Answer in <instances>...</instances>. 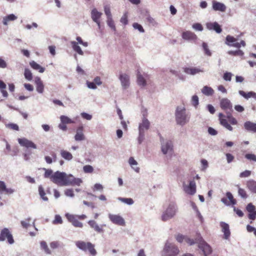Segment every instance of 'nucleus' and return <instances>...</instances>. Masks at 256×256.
I'll list each match as a JSON object with an SVG mask.
<instances>
[{"instance_id":"nucleus-1","label":"nucleus","mask_w":256,"mask_h":256,"mask_svg":"<svg viewBox=\"0 0 256 256\" xmlns=\"http://www.w3.org/2000/svg\"><path fill=\"white\" fill-rule=\"evenodd\" d=\"M54 183L60 186H80L82 182L80 178H76L72 175H66L65 172L57 171L50 178Z\"/></svg>"},{"instance_id":"nucleus-2","label":"nucleus","mask_w":256,"mask_h":256,"mask_svg":"<svg viewBox=\"0 0 256 256\" xmlns=\"http://www.w3.org/2000/svg\"><path fill=\"white\" fill-rule=\"evenodd\" d=\"M66 216L68 221L70 222L74 226L79 228H82L84 226L83 224L80 222L79 220H84L87 218L86 216L84 214L76 215L66 214Z\"/></svg>"},{"instance_id":"nucleus-3","label":"nucleus","mask_w":256,"mask_h":256,"mask_svg":"<svg viewBox=\"0 0 256 256\" xmlns=\"http://www.w3.org/2000/svg\"><path fill=\"white\" fill-rule=\"evenodd\" d=\"M190 116L186 114L184 108L178 107L176 112V120L178 124L183 126L189 121Z\"/></svg>"},{"instance_id":"nucleus-4","label":"nucleus","mask_w":256,"mask_h":256,"mask_svg":"<svg viewBox=\"0 0 256 256\" xmlns=\"http://www.w3.org/2000/svg\"><path fill=\"white\" fill-rule=\"evenodd\" d=\"M76 245L78 248L84 252L88 251L92 256H94L96 254L97 252L94 248V244L90 242L78 240L76 242Z\"/></svg>"},{"instance_id":"nucleus-5","label":"nucleus","mask_w":256,"mask_h":256,"mask_svg":"<svg viewBox=\"0 0 256 256\" xmlns=\"http://www.w3.org/2000/svg\"><path fill=\"white\" fill-rule=\"evenodd\" d=\"M178 248L173 244L166 242L165 244L164 252L167 256H176L179 253Z\"/></svg>"},{"instance_id":"nucleus-6","label":"nucleus","mask_w":256,"mask_h":256,"mask_svg":"<svg viewBox=\"0 0 256 256\" xmlns=\"http://www.w3.org/2000/svg\"><path fill=\"white\" fill-rule=\"evenodd\" d=\"M6 240H7L8 242L10 244H12L14 242L10 232L7 228H3L0 234V241Z\"/></svg>"},{"instance_id":"nucleus-7","label":"nucleus","mask_w":256,"mask_h":256,"mask_svg":"<svg viewBox=\"0 0 256 256\" xmlns=\"http://www.w3.org/2000/svg\"><path fill=\"white\" fill-rule=\"evenodd\" d=\"M176 214V208L174 204H170L166 211L164 212L162 216V220L163 221H166L172 218Z\"/></svg>"},{"instance_id":"nucleus-8","label":"nucleus","mask_w":256,"mask_h":256,"mask_svg":"<svg viewBox=\"0 0 256 256\" xmlns=\"http://www.w3.org/2000/svg\"><path fill=\"white\" fill-rule=\"evenodd\" d=\"M220 106L226 114L232 113L233 112L232 105L228 98H222L220 102Z\"/></svg>"},{"instance_id":"nucleus-9","label":"nucleus","mask_w":256,"mask_h":256,"mask_svg":"<svg viewBox=\"0 0 256 256\" xmlns=\"http://www.w3.org/2000/svg\"><path fill=\"white\" fill-rule=\"evenodd\" d=\"M160 142H162V151L164 154H167L168 152L173 150V144L171 140H168L166 142H164V138L160 135Z\"/></svg>"},{"instance_id":"nucleus-10","label":"nucleus","mask_w":256,"mask_h":256,"mask_svg":"<svg viewBox=\"0 0 256 256\" xmlns=\"http://www.w3.org/2000/svg\"><path fill=\"white\" fill-rule=\"evenodd\" d=\"M108 218L111 222L116 224L122 226L125 225L124 219L120 215L110 214Z\"/></svg>"},{"instance_id":"nucleus-11","label":"nucleus","mask_w":256,"mask_h":256,"mask_svg":"<svg viewBox=\"0 0 256 256\" xmlns=\"http://www.w3.org/2000/svg\"><path fill=\"white\" fill-rule=\"evenodd\" d=\"M226 196L227 198H223L221 200L224 204L227 206L234 205L236 204V200L234 198L231 192H227Z\"/></svg>"},{"instance_id":"nucleus-12","label":"nucleus","mask_w":256,"mask_h":256,"mask_svg":"<svg viewBox=\"0 0 256 256\" xmlns=\"http://www.w3.org/2000/svg\"><path fill=\"white\" fill-rule=\"evenodd\" d=\"M18 143L20 144V146H24L26 148H36V146L35 144L32 142L25 138H18Z\"/></svg>"},{"instance_id":"nucleus-13","label":"nucleus","mask_w":256,"mask_h":256,"mask_svg":"<svg viewBox=\"0 0 256 256\" xmlns=\"http://www.w3.org/2000/svg\"><path fill=\"white\" fill-rule=\"evenodd\" d=\"M88 223L90 228H93L98 233L100 234L104 232L103 227L106 226L105 224L99 226L96 222L94 220H90L88 222Z\"/></svg>"},{"instance_id":"nucleus-14","label":"nucleus","mask_w":256,"mask_h":256,"mask_svg":"<svg viewBox=\"0 0 256 256\" xmlns=\"http://www.w3.org/2000/svg\"><path fill=\"white\" fill-rule=\"evenodd\" d=\"M102 15V13L98 12L96 8H94L91 12V17L92 20L96 23L99 28H100V19Z\"/></svg>"},{"instance_id":"nucleus-15","label":"nucleus","mask_w":256,"mask_h":256,"mask_svg":"<svg viewBox=\"0 0 256 256\" xmlns=\"http://www.w3.org/2000/svg\"><path fill=\"white\" fill-rule=\"evenodd\" d=\"M198 247L202 250L204 256H208L212 252L211 247L204 241L199 244Z\"/></svg>"},{"instance_id":"nucleus-16","label":"nucleus","mask_w":256,"mask_h":256,"mask_svg":"<svg viewBox=\"0 0 256 256\" xmlns=\"http://www.w3.org/2000/svg\"><path fill=\"white\" fill-rule=\"evenodd\" d=\"M182 36L183 39L188 40H196L198 38L194 33L189 30L183 32Z\"/></svg>"},{"instance_id":"nucleus-17","label":"nucleus","mask_w":256,"mask_h":256,"mask_svg":"<svg viewBox=\"0 0 256 256\" xmlns=\"http://www.w3.org/2000/svg\"><path fill=\"white\" fill-rule=\"evenodd\" d=\"M184 191L188 194L193 195L196 192V184L194 180L190 182L189 185L184 188Z\"/></svg>"},{"instance_id":"nucleus-18","label":"nucleus","mask_w":256,"mask_h":256,"mask_svg":"<svg viewBox=\"0 0 256 256\" xmlns=\"http://www.w3.org/2000/svg\"><path fill=\"white\" fill-rule=\"evenodd\" d=\"M150 126V123L148 119L144 118L142 119V122L139 125V132L140 135L143 134L144 130H148Z\"/></svg>"},{"instance_id":"nucleus-19","label":"nucleus","mask_w":256,"mask_h":256,"mask_svg":"<svg viewBox=\"0 0 256 256\" xmlns=\"http://www.w3.org/2000/svg\"><path fill=\"white\" fill-rule=\"evenodd\" d=\"M219 117V120L220 122V124L224 126V128H226L228 130L232 131V130L233 128L232 126L228 124V122L227 120L224 118L225 116L224 114L222 113H220L218 114Z\"/></svg>"},{"instance_id":"nucleus-20","label":"nucleus","mask_w":256,"mask_h":256,"mask_svg":"<svg viewBox=\"0 0 256 256\" xmlns=\"http://www.w3.org/2000/svg\"><path fill=\"white\" fill-rule=\"evenodd\" d=\"M206 26L208 29L210 30H214L217 33H220L222 30L220 24L216 22H208L206 24Z\"/></svg>"},{"instance_id":"nucleus-21","label":"nucleus","mask_w":256,"mask_h":256,"mask_svg":"<svg viewBox=\"0 0 256 256\" xmlns=\"http://www.w3.org/2000/svg\"><path fill=\"white\" fill-rule=\"evenodd\" d=\"M212 8L214 10L217 11H220L222 12H225L226 10V6L221 2H218L215 0L212 1Z\"/></svg>"},{"instance_id":"nucleus-22","label":"nucleus","mask_w":256,"mask_h":256,"mask_svg":"<svg viewBox=\"0 0 256 256\" xmlns=\"http://www.w3.org/2000/svg\"><path fill=\"white\" fill-rule=\"evenodd\" d=\"M34 82L36 84V91L40 94H42L44 90V85L40 77H36L34 78Z\"/></svg>"},{"instance_id":"nucleus-23","label":"nucleus","mask_w":256,"mask_h":256,"mask_svg":"<svg viewBox=\"0 0 256 256\" xmlns=\"http://www.w3.org/2000/svg\"><path fill=\"white\" fill-rule=\"evenodd\" d=\"M220 225L222 228V232L224 234V238L225 239H228L230 234L228 224L224 222H221Z\"/></svg>"},{"instance_id":"nucleus-24","label":"nucleus","mask_w":256,"mask_h":256,"mask_svg":"<svg viewBox=\"0 0 256 256\" xmlns=\"http://www.w3.org/2000/svg\"><path fill=\"white\" fill-rule=\"evenodd\" d=\"M120 79L122 83V85L124 88H126L130 85V79L128 75L126 74H122L120 76Z\"/></svg>"},{"instance_id":"nucleus-25","label":"nucleus","mask_w":256,"mask_h":256,"mask_svg":"<svg viewBox=\"0 0 256 256\" xmlns=\"http://www.w3.org/2000/svg\"><path fill=\"white\" fill-rule=\"evenodd\" d=\"M14 191V190L11 188H7L5 182L0 180V192H4L7 194H12Z\"/></svg>"},{"instance_id":"nucleus-26","label":"nucleus","mask_w":256,"mask_h":256,"mask_svg":"<svg viewBox=\"0 0 256 256\" xmlns=\"http://www.w3.org/2000/svg\"><path fill=\"white\" fill-rule=\"evenodd\" d=\"M244 127L248 131L256 132V124L250 121L246 122L244 124Z\"/></svg>"},{"instance_id":"nucleus-27","label":"nucleus","mask_w":256,"mask_h":256,"mask_svg":"<svg viewBox=\"0 0 256 256\" xmlns=\"http://www.w3.org/2000/svg\"><path fill=\"white\" fill-rule=\"evenodd\" d=\"M82 126L79 127L76 130V134L75 135L74 138L76 141H80L84 140V136L82 132Z\"/></svg>"},{"instance_id":"nucleus-28","label":"nucleus","mask_w":256,"mask_h":256,"mask_svg":"<svg viewBox=\"0 0 256 256\" xmlns=\"http://www.w3.org/2000/svg\"><path fill=\"white\" fill-rule=\"evenodd\" d=\"M184 72L188 74L194 75L200 72H203V70L197 68H186L184 70Z\"/></svg>"},{"instance_id":"nucleus-29","label":"nucleus","mask_w":256,"mask_h":256,"mask_svg":"<svg viewBox=\"0 0 256 256\" xmlns=\"http://www.w3.org/2000/svg\"><path fill=\"white\" fill-rule=\"evenodd\" d=\"M246 186L252 192L256 193V182L249 180L246 182Z\"/></svg>"},{"instance_id":"nucleus-30","label":"nucleus","mask_w":256,"mask_h":256,"mask_svg":"<svg viewBox=\"0 0 256 256\" xmlns=\"http://www.w3.org/2000/svg\"><path fill=\"white\" fill-rule=\"evenodd\" d=\"M30 65L34 70H38L40 73L44 72L45 69L44 68L42 67L39 64H37L34 61H32L30 62Z\"/></svg>"},{"instance_id":"nucleus-31","label":"nucleus","mask_w":256,"mask_h":256,"mask_svg":"<svg viewBox=\"0 0 256 256\" xmlns=\"http://www.w3.org/2000/svg\"><path fill=\"white\" fill-rule=\"evenodd\" d=\"M70 44H71L72 46L73 50H74V51L76 52L80 55L84 54V52L82 50L80 46L78 45V42H74V41H72L70 42Z\"/></svg>"},{"instance_id":"nucleus-32","label":"nucleus","mask_w":256,"mask_h":256,"mask_svg":"<svg viewBox=\"0 0 256 256\" xmlns=\"http://www.w3.org/2000/svg\"><path fill=\"white\" fill-rule=\"evenodd\" d=\"M60 154L62 157L67 160H70L73 158L72 154L66 150H61L60 152Z\"/></svg>"},{"instance_id":"nucleus-33","label":"nucleus","mask_w":256,"mask_h":256,"mask_svg":"<svg viewBox=\"0 0 256 256\" xmlns=\"http://www.w3.org/2000/svg\"><path fill=\"white\" fill-rule=\"evenodd\" d=\"M239 94L244 97V98L248 99L250 98H256V94L254 92H250L248 93L245 92L243 90H240Z\"/></svg>"},{"instance_id":"nucleus-34","label":"nucleus","mask_w":256,"mask_h":256,"mask_svg":"<svg viewBox=\"0 0 256 256\" xmlns=\"http://www.w3.org/2000/svg\"><path fill=\"white\" fill-rule=\"evenodd\" d=\"M137 82L140 86H144L146 85V81L139 71L137 72Z\"/></svg>"},{"instance_id":"nucleus-35","label":"nucleus","mask_w":256,"mask_h":256,"mask_svg":"<svg viewBox=\"0 0 256 256\" xmlns=\"http://www.w3.org/2000/svg\"><path fill=\"white\" fill-rule=\"evenodd\" d=\"M202 92L206 96H212L214 93V90L210 87L204 86L202 88Z\"/></svg>"},{"instance_id":"nucleus-36","label":"nucleus","mask_w":256,"mask_h":256,"mask_svg":"<svg viewBox=\"0 0 256 256\" xmlns=\"http://www.w3.org/2000/svg\"><path fill=\"white\" fill-rule=\"evenodd\" d=\"M236 40L237 39L234 38V36H232L230 35H228L226 38L225 44L226 45L231 46L232 44L234 42H236Z\"/></svg>"},{"instance_id":"nucleus-37","label":"nucleus","mask_w":256,"mask_h":256,"mask_svg":"<svg viewBox=\"0 0 256 256\" xmlns=\"http://www.w3.org/2000/svg\"><path fill=\"white\" fill-rule=\"evenodd\" d=\"M6 89V84L3 81L0 80V90L4 98H6L8 96V94Z\"/></svg>"},{"instance_id":"nucleus-38","label":"nucleus","mask_w":256,"mask_h":256,"mask_svg":"<svg viewBox=\"0 0 256 256\" xmlns=\"http://www.w3.org/2000/svg\"><path fill=\"white\" fill-rule=\"evenodd\" d=\"M128 163L132 166V168L137 172L140 171V168L138 167H134V166H136L138 164L137 162L134 159L133 157H130L128 160Z\"/></svg>"},{"instance_id":"nucleus-39","label":"nucleus","mask_w":256,"mask_h":256,"mask_svg":"<svg viewBox=\"0 0 256 256\" xmlns=\"http://www.w3.org/2000/svg\"><path fill=\"white\" fill-rule=\"evenodd\" d=\"M228 53V54L232 56H242L244 54V52L240 50H229Z\"/></svg>"},{"instance_id":"nucleus-40","label":"nucleus","mask_w":256,"mask_h":256,"mask_svg":"<svg viewBox=\"0 0 256 256\" xmlns=\"http://www.w3.org/2000/svg\"><path fill=\"white\" fill-rule=\"evenodd\" d=\"M40 248L43 250L46 254H51V251L48 248L46 242L44 241H42L40 243Z\"/></svg>"},{"instance_id":"nucleus-41","label":"nucleus","mask_w":256,"mask_h":256,"mask_svg":"<svg viewBox=\"0 0 256 256\" xmlns=\"http://www.w3.org/2000/svg\"><path fill=\"white\" fill-rule=\"evenodd\" d=\"M16 16L13 14H9L4 18L3 23L4 25H6L8 24V22L14 20H16Z\"/></svg>"},{"instance_id":"nucleus-42","label":"nucleus","mask_w":256,"mask_h":256,"mask_svg":"<svg viewBox=\"0 0 256 256\" xmlns=\"http://www.w3.org/2000/svg\"><path fill=\"white\" fill-rule=\"evenodd\" d=\"M60 119L62 123H63L64 124H66L74 123V121H73L70 118L65 116H60Z\"/></svg>"},{"instance_id":"nucleus-43","label":"nucleus","mask_w":256,"mask_h":256,"mask_svg":"<svg viewBox=\"0 0 256 256\" xmlns=\"http://www.w3.org/2000/svg\"><path fill=\"white\" fill-rule=\"evenodd\" d=\"M38 192L39 194L41 197V198L45 201L48 200V198L46 196V193L44 192V189L42 186H38Z\"/></svg>"},{"instance_id":"nucleus-44","label":"nucleus","mask_w":256,"mask_h":256,"mask_svg":"<svg viewBox=\"0 0 256 256\" xmlns=\"http://www.w3.org/2000/svg\"><path fill=\"white\" fill-rule=\"evenodd\" d=\"M118 200L122 202L130 205L134 204V202L131 198H119Z\"/></svg>"},{"instance_id":"nucleus-45","label":"nucleus","mask_w":256,"mask_h":256,"mask_svg":"<svg viewBox=\"0 0 256 256\" xmlns=\"http://www.w3.org/2000/svg\"><path fill=\"white\" fill-rule=\"evenodd\" d=\"M24 75L25 78L28 80H31L32 78V74L30 70L28 68L25 69Z\"/></svg>"},{"instance_id":"nucleus-46","label":"nucleus","mask_w":256,"mask_h":256,"mask_svg":"<svg viewBox=\"0 0 256 256\" xmlns=\"http://www.w3.org/2000/svg\"><path fill=\"white\" fill-rule=\"evenodd\" d=\"M246 44L244 40H242L240 42H234L231 46H233L238 48H240L242 46L244 47Z\"/></svg>"},{"instance_id":"nucleus-47","label":"nucleus","mask_w":256,"mask_h":256,"mask_svg":"<svg viewBox=\"0 0 256 256\" xmlns=\"http://www.w3.org/2000/svg\"><path fill=\"white\" fill-rule=\"evenodd\" d=\"M107 24L108 25L114 30H116V26L114 20H112V17L107 18Z\"/></svg>"},{"instance_id":"nucleus-48","label":"nucleus","mask_w":256,"mask_h":256,"mask_svg":"<svg viewBox=\"0 0 256 256\" xmlns=\"http://www.w3.org/2000/svg\"><path fill=\"white\" fill-rule=\"evenodd\" d=\"M237 186L238 188V194L242 198H247L248 195L246 194V191L244 189L240 188V186Z\"/></svg>"},{"instance_id":"nucleus-49","label":"nucleus","mask_w":256,"mask_h":256,"mask_svg":"<svg viewBox=\"0 0 256 256\" xmlns=\"http://www.w3.org/2000/svg\"><path fill=\"white\" fill-rule=\"evenodd\" d=\"M227 118L228 119L229 122L232 124H236L238 122L232 116V113L227 114Z\"/></svg>"},{"instance_id":"nucleus-50","label":"nucleus","mask_w":256,"mask_h":256,"mask_svg":"<svg viewBox=\"0 0 256 256\" xmlns=\"http://www.w3.org/2000/svg\"><path fill=\"white\" fill-rule=\"evenodd\" d=\"M245 158L250 161L256 162V155L253 154H247L245 155Z\"/></svg>"},{"instance_id":"nucleus-51","label":"nucleus","mask_w":256,"mask_h":256,"mask_svg":"<svg viewBox=\"0 0 256 256\" xmlns=\"http://www.w3.org/2000/svg\"><path fill=\"white\" fill-rule=\"evenodd\" d=\"M246 209V210L249 213H252L256 212L255 206L253 205L252 203H250L247 205Z\"/></svg>"},{"instance_id":"nucleus-52","label":"nucleus","mask_w":256,"mask_h":256,"mask_svg":"<svg viewBox=\"0 0 256 256\" xmlns=\"http://www.w3.org/2000/svg\"><path fill=\"white\" fill-rule=\"evenodd\" d=\"M52 223L54 224H62V217L60 215H56Z\"/></svg>"},{"instance_id":"nucleus-53","label":"nucleus","mask_w":256,"mask_h":256,"mask_svg":"<svg viewBox=\"0 0 256 256\" xmlns=\"http://www.w3.org/2000/svg\"><path fill=\"white\" fill-rule=\"evenodd\" d=\"M83 170L86 173H92L94 171V168L90 165H86L83 167Z\"/></svg>"},{"instance_id":"nucleus-54","label":"nucleus","mask_w":256,"mask_h":256,"mask_svg":"<svg viewBox=\"0 0 256 256\" xmlns=\"http://www.w3.org/2000/svg\"><path fill=\"white\" fill-rule=\"evenodd\" d=\"M6 127L8 128L12 129V130H19L18 126L16 124H12V123L8 124H6Z\"/></svg>"},{"instance_id":"nucleus-55","label":"nucleus","mask_w":256,"mask_h":256,"mask_svg":"<svg viewBox=\"0 0 256 256\" xmlns=\"http://www.w3.org/2000/svg\"><path fill=\"white\" fill-rule=\"evenodd\" d=\"M192 104L196 107L198 104V98L196 95H194L192 98Z\"/></svg>"},{"instance_id":"nucleus-56","label":"nucleus","mask_w":256,"mask_h":256,"mask_svg":"<svg viewBox=\"0 0 256 256\" xmlns=\"http://www.w3.org/2000/svg\"><path fill=\"white\" fill-rule=\"evenodd\" d=\"M202 46L203 49L204 50L205 54L208 56H210L211 52L208 48V46L207 44H206V42H203Z\"/></svg>"},{"instance_id":"nucleus-57","label":"nucleus","mask_w":256,"mask_h":256,"mask_svg":"<svg viewBox=\"0 0 256 256\" xmlns=\"http://www.w3.org/2000/svg\"><path fill=\"white\" fill-rule=\"evenodd\" d=\"M132 26L135 29H138L141 32H144L142 26L138 23H134Z\"/></svg>"},{"instance_id":"nucleus-58","label":"nucleus","mask_w":256,"mask_h":256,"mask_svg":"<svg viewBox=\"0 0 256 256\" xmlns=\"http://www.w3.org/2000/svg\"><path fill=\"white\" fill-rule=\"evenodd\" d=\"M186 237L182 234H178L176 236V239L178 242L181 243L185 240Z\"/></svg>"},{"instance_id":"nucleus-59","label":"nucleus","mask_w":256,"mask_h":256,"mask_svg":"<svg viewBox=\"0 0 256 256\" xmlns=\"http://www.w3.org/2000/svg\"><path fill=\"white\" fill-rule=\"evenodd\" d=\"M251 171L248 170H246L245 171L241 172L240 174V178H246L250 176L251 174Z\"/></svg>"},{"instance_id":"nucleus-60","label":"nucleus","mask_w":256,"mask_h":256,"mask_svg":"<svg viewBox=\"0 0 256 256\" xmlns=\"http://www.w3.org/2000/svg\"><path fill=\"white\" fill-rule=\"evenodd\" d=\"M44 170H45V172H44V178H50L51 176H52L53 174H52V170H49V169H46V168H44Z\"/></svg>"},{"instance_id":"nucleus-61","label":"nucleus","mask_w":256,"mask_h":256,"mask_svg":"<svg viewBox=\"0 0 256 256\" xmlns=\"http://www.w3.org/2000/svg\"><path fill=\"white\" fill-rule=\"evenodd\" d=\"M192 28L197 30L202 31L203 30V27L202 25L200 23H195L193 24Z\"/></svg>"},{"instance_id":"nucleus-62","label":"nucleus","mask_w":256,"mask_h":256,"mask_svg":"<svg viewBox=\"0 0 256 256\" xmlns=\"http://www.w3.org/2000/svg\"><path fill=\"white\" fill-rule=\"evenodd\" d=\"M120 22L126 25L128 23V16L126 13H125L122 16L121 18Z\"/></svg>"},{"instance_id":"nucleus-63","label":"nucleus","mask_w":256,"mask_h":256,"mask_svg":"<svg viewBox=\"0 0 256 256\" xmlns=\"http://www.w3.org/2000/svg\"><path fill=\"white\" fill-rule=\"evenodd\" d=\"M246 230L248 232H253L254 236H256V228L250 225H248L246 226Z\"/></svg>"},{"instance_id":"nucleus-64","label":"nucleus","mask_w":256,"mask_h":256,"mask_svg":"<svg viewBox=\"0 0 256 256\" xmlns=\"http://www.w3.org/2000/svg\"><path fill=\"white\" fill-rule=\"evenodd\" d=\"M60 246V243L57 241L52 242L50 243V246L52 249H55L58 248Z\"/></svg>"}]
</instances>
